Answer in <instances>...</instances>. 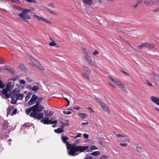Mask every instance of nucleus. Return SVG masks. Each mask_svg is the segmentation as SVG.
Listing matches in <instances>:
<instances>
[{"label":"nucleus","mask_w":159,"mask_h":159,"mask_svg":"<svg viewBox=\"0 0 159 159\" xmlns=\"http://www.w3.org/2000/svg\"><path fill=\"white\" fill-rule=\"evenodd\" d=\"M13 8L20 11H22L21 13L19 14L14 13L13 14V15L17 19L20 20L24 22L28 23L27 20L29 19H30L31 18L27 13H31L32 11L34 10V8H32L31 9H24L16 5L14 6Z\"/></svg>","instance_id":"nucleus-1"},{"label":"nucleus","mask_w":159,"mask_h":159,"mask_svg":"<svg viewBox=\"0 0 159 159\" xmlns=\"http://www.w3.org/2000/svg\"><path fill=\"white\" fill-rule=\"evenodd\" d=\"M66 147L67 150H70L68 154L69 155L74 156L76 155V152H83L89 149L88 146H76L74 144L73 145L70 144L69 142L66 143Z\"/></svg>","instance_id":"nucleus-2"},{"label":"nucleus","mask_w":159,"mask_h":159,"mask_svg":"<svg viewBox=\"0 0 159 159\" xmlns=\"http://www.w3.org/2000/svg\"><path fill=\"white\" fill-rule=\"evenodd\" d=\"M43 109V106L42 105L36 104L32 107L27 108L25 111L27 114H29L30 112L31 115L34 116L36 112H39L41 111Z\"/></svg>","instance_id":"nucleus-3"},{"label":"nucleus","mask_w":159,"mask_h":159,"mask_svg":"<svg viewBox=\"0 0 159 159\" xmlns=\"http://www.w3.org/2000/svg\"><path fill=\"white\" fill-rule=\"evenodd\" d=\"M84 58L89 65L95 68L98 67L96 63L93 60L92 57L89 55V53L85 52Z\"/></svg>","instance_id":"nucleus-4"},{"label":"nucleus","mask_w":159,"mask_h":159,"mask_svg":"<svg viewBox=\"0 0 159 159\" xmlns=\"http://www.w3.org/2000/svg\"><path fill=\"white\" fill-rule=\"evenodd\" d=\"M95 101L98 103L102 109L105 111L107 112L108 114L110 113V111L107 107V106L99 98H95Z\"/></svg>","instance_id":"nucleus-5"},{"label":"nucleus","mask_w":159,"mask_h":159,"mask_svg":"<svg viewBox=\"0 0 159 159\" xmlns=\"http://www.w3.org/2000/svg\"><path fill=\"white\" fill-rule=\"evenodd\" d=\"M29 59L32 61L33 66H35L42 70H45L44 67L40 64L39 62L33 59L31 57H30Z\"/></svg>","instance_id":"nucleus-6"},{"label":"nucleus","mask_w":159,"mask_h":159,"mask_svg":"<svg viewBox=\"0 0 159 159\" xmlns=\"http://www.w3.org/2000/svg\"><path fill=\"white\" fill-rule=\"evenodd\" d=\"M33 17L34 18L37 19L39 21H41L50 25H51L52 24L51 22L49 21L48 19L43 18L42 17L36 15H34L33 16Z\"/></svg>","instance_id":"nucleus-7"},{"label":"nucleus","mask_w":159,"mask_h":159,"mask_svg":"<svg viewBox=\"0 0 159 159\" xmlns=\"http://www.w3.org/2000/svg\"><path fill=\"white\" fill-rule=\"evenodd\" d=\"M34 113L35 114H34V116L32 115L31 113H30V116L31 117L36 119L38 120H40L43 117V113L36 112Z\"/></svg>","instance_id":"nucleus-8"},{"label":"nucleus","mask_w":159,"mask_h":159,"mask_svg":"<svg viewBox=\"0 0 159 159\" xmlns=\"http://www.w3.org/2000/svg\"><path fill=\"white\" fill-rule=\"evenodd\" d=\"M38 96L35 95H33L31 98L28 102V104L30 106L34 104L36 102V100L37 99Z\"/></svg>","instance_id":"nucleus-9"},{"label":"nucleus","mask_w":159,"mask_h":159,"mask_svg":"<svg viewBox=\"0 0 159 159\" xmlns=\"http://www.w3.org/2000/svg\"><path fill=\"white\" fill-rule=\"evenodd\" d=\"M150 99L153 102L159 106V97L152 96L151 97Z\"/></svg>","instance_id":"nucleus-10"},{"label":"nucleus","mask_w":159,"mask_h":159,"mask_svg":"<svg viewBox=\"0 0 159 159\" xmlns=\"http://www.w3.org/2000/svg\"><path fill=\"white\" fill-rule=\"evenodd\" d=\"M155 0H146L144 1L146 6H151L155 4Z\"/></svg>","instance_id":"nucleus-11"},{"label":"nucleus","mask_w":159,"mask_h":159,"mask_svg":"<svg viewBox=\"0 0 159 159\" xmlns=\"http://www.w3.org/2000/svg\"><path fill=\"white\" fill-rule=\"evenodd\" d=\"M117 137L120 138L121 140L123 142H127L128 143L129 142V141L128 139L125 137L120 134H116Z\"/></svg>","instance_id":"nucleus-12"},{"label":"nucleus","mask_w":159,"mask_h":159,"mask_svg":"<svg viewBox=\"0 0 159 159\" xmlns=\"http://www.w3.org/2000/svg\"><path fill=\"white\" fill-rule=\"evenodd\" d=\"M83 5L85 7L87 5H91L93 4L92 0H82Z\"/></svg>","instance_id":"nucleus-13"},{"label":"nucleus","mask_w":159,"mask_h":159,"mask_svg":"<svg viewBox=\"0 0 159 159\" xmlns=\"http://www.w3.org/2000/svg\"><path fill=\"white\" fill-rule=\"evenodd\" d=\"M44 111L45 115L47 116H51L53 114V112L51 111L45 110Z\"/></svg>","instance_id":"nucleus-14"},{"label":"nucleus","mask_w":159,"mask_h":159,"mask_svg":"<svg viewBox=\"0 0 159 159\" xmlns=\"http://www.w3.org/2000/svg\"><path fill=\"white\" fill-rule=\"evenodd\" d=\"M16 97L17 100H22L24 97V95L21 93H19L17 94Z\"/></svg>","instance_id":"nucleus-15"},{"label":"nucleus","mask_w":159,"mask_h":159,"mask_svg":"<svg viewBox=\"0 0 159 159\" xmlns=\"http://www.w3.org/2000/svg\"><path fill=\"white\" fill-rule=\"evenodd\" d=\"M116 84L120 87L122 89H124V88H125V85L119 81H117Z\"/></svg>","instance_id":"nucleus-16"},{"label":"nucleus","mask_w":159,"mask_h":159,"mask_svg":"<svg viewBox=\"0 0 159 159\" xmlns=\"http://www.w3.org/2000/svg\"><path fill=\"white\" fill-rule=\"evenodd\" d=\"M11 103L13 104H16L17 101V99L16 97L12 96L11 98Z\"/></svg>","instance_id":"nucleus-17"},{"label":"nucleus","mask_w":159,"mask_h":159,"mask_svg":"<svg viewBox=\"0 0 159 159\" xmlns=\"http://www.w3.org/2000/svg\"><path fill=\"white\" fill-rule=\"evenodd\" d=\"M79 115L82 119H84L88 116L85 113H80L79 114Z\"/></svg>","instance_id":"nucleus-18"},{"label":"nucleus","mask_w":159,"mask_h":159,"mask_svg":"<svg viewBox=\"0 0 159 159\" xmlns=\"http://www.w3.org/2000/svg\"><path fill=\"white\" fill-rule=\"evenodd\" d=\"M135 150L138 152H141L143 151V149L139 146H138L135 148Z\"/></svg>","instance_id":"nucleus-19"},{"label":"nucleus","mask_w":159,"mask_h":159,"mask_svg":"<svg viewBox=\"0 0 159 159\" xmlns=\"http://www.w3.org/2000/svg\"><path fill=\"white\" fill-rule=\"evenodd\" d=\"M69 138L66 136H63L61 137V139L64 143L66 144V143L69 142H68L66 141Z\"/></svg>","instance_id":"nucleus-20"},{"label":"nucleus","mask_w":159,"mask_h":159,"mask_svg":"<svg viewBox=\"0 0 159 159\" xmlns=\"http://www.w3.org/2000/svg\"><path fill=\"white\" fill-rule=\"evenodd\" d=\"M83 68L87 72H88L90 73H91V70L87 66H85V65L83 66Z\"/></svg>","instance_id":"nucleus-21"},{"label":"nucleus","mask_w":159,"mask_h":159,"mask_svg":"<svg viewBox=\"0 0 159 159\" xmlns=\"http://www.w3.org/2000/svg\"><path fill=\"white\" fill-rule=\"evenodd\" d=\"M54 131L57 133L60 134L63 132L64 131V130L60 128H58L57 129H54Z\"/></svg>","instance_id":"nucleus-22"},{"label":"nucleus","mask_w":159,"mask_h":159,"mask_svg":"<svg viewBox=\"0 0 159 159\" xmlns=\"http://www.w3.org/2000/svg\"><path fill=\"white\" fill-rule=\"evenodd\" d=\"M146 48H152L154 47V45L153 44H150L148 43H145Z\"/></svg>","instance_id":"nucleus-23"},{"label":"nucleus","mask_w":159,"mask_h":159,"mask_svg":"<svg viewBox=\"0 0 159 159\" xmlns=\"http://www.w3.org/2000/svg\"><path fill=\"white\" fill-rule=\"evenodd\" d=\"M39 88L37 86H34L32 88V91H34V93H36L37 90L39 89Z\"/></svg>","instance_id":"nucleus-24"},{"label":"nucleus","mask_w":159,"mask_h":159,"mask_svg":"<svg viewBox=\"0 0 159 159\" xmlns=\"http://www.w3.org/2000/svg\"><path fill=\"white\" fill-rule=\"evenodd\" d=\"M53 120V119L52 118V119H50V120H49L48 119V123H49V124H56L57 123V120H54V121H52V120Z\"/></svg>","instance_id":"nucleus-25"},{"label":"nucleus","mask_w":159,"mask_h":159,"mask_svg":"<svg viewBox=\"0 0 159 159\" xmlns=\"http://www.w3.org/2000/svg\"><path fill=\"white\" fill-rule=\"evenodd\" d=\"M151 75L154 77V78L156 80H159V75L156 74L154 73H152Z\"/></svg>","instance_id":"nucleus-26"},{"label":"nucleus","mask_w":159,"mask_h":159,"mask_svg":"<svg viewBox=\"0 0 159 159\" xmlns=\"http://www.w3.org/2000/svg\"><path fill=\"white\" fill-rule=\"evenodd\" d=\"M100 154V152L99 151H95L94 152L90 154V155L93 156H97L99 155Z\"/></svg>","instance_id":"nucleus-27"},{"label":"nucleus","mask_w":159,"mask_h":159,"mask_svg":"<svg viewBox=\"0 0 159 159\" xmlns=\"http://www.w3.org/2000/svg\"><path fill=\"white\" fill-rule=\"evenodd\" d=\"M42 99L43 98L42 97H40L36 101V104H39L42 101Z\"/></svg>","instance_id":"nucleus-28"},{"label":"nucleus","mask_w":159,"mask_h":159,"mask_svg":"<svg viewBox=\"0 0 159 159\" xmlns=\"http://www.w3.org/2000/svg\"><path fill=\"white\" fill-rule=\"evenodd\" d=\"M57 43L55 42L54 40L51 42L49 43V45L51 46H54L56 45Z\"/></svg>","instance_id":"nucleus-29"},{"label":"nucleus","mask_w":159,"mask_h":159,"mask_svg":"<svg viewBox=\"0 0 159 159\" xmlns=\"http://www.w3.org/2000/svg\"><path fill=\"white\" fill-rule=\"evenodd\" d=\"M108 77L109 79L111 80L113 82H114L116 84L118 80H117L114 79H113V78H112V77L110 76H108Z\"/></svg>","instance_id":"nucleus-30"},{"label":"nucleus","mask_w":159,"mask_h":159,"mask_svg":"<svg viewBox=\"0 0 159 159\" xmlns=\"http://www.w3.org/2000/svg\"><path fill=\"white\" fill-rule=\"evenodd\" d=\"M31 97V94L30 93H29L25 97V101H27Z\"/></svg>","instance_id":"nucleus-31"},{"label":"nucleus","mask_w":159,"mask_h":159,"mask_svg":"<svg viewBox=\"0 0 159 159\" xmlns=\"http://www.w3.org/2000/svg\"><path fill=\"white\" fill-rule=\"evenodd\" d=\"M139 4L138 3H136L134 5H131L130 6V7L131 8H135L138 7V6L139 5Z\"/></svg>","instance_id":"nucleus-32"},{"label":"nucleus","mask_w":159,"mask_h":159,"mask_svg":"<svg viewBox=\"0 0 159 159\" xmlns=\"http://www.w3.org/2000/svg\"><path fill=\"white\" fill-rule=\"evenodd\" d=\"M5 62V60L2 57H0V64H3Z\"/></svg>","instance_id":"nucleus-33"},{"label":"nucleus","mask_w":159,"mask_h":159,"mask_svg":"<svg viewBox=\"0 0 159 159\" xmlns=\"http://www.w3.org/2000/svg\"><path fill=\"white\" fill-rule=\"evenodd\" d=\"M40 122H43L44 124H49V123H48V120H42L40 121Z\"/></svg>","instance_id":"nucleus-34"},{"label":"nucleus","mask_w":159,"mask_h":159,"mask_svg":"<svg viewBox=\"0 0 159 159\" xmlns=\"http://www.w3.org/2000/svg\"><path fill=\"white\" fill-rule=\"evenodd\" d=\"M145 43H143V44H142L141 45H140L139 46H138V47L140 48V49H141L143 47H146V45H145Z\"/></svg>","instance_id":"nucleus-35"},{"label":"nucleus","mask_w":159,"mask_h":159,"mask_svg":"<svg viewBox=\"0 0 159 159\" xmlns=\"http://www.w3.org/2000/svg\"><path fill=\"white\" fill-rule=\"evenodd\" d=\"M63 112L64 114L66 115H70L71 113V112L70 111L66 112L65 111H63Z\"/></svg>","instance_id":"nucleus-36"},{"label":"nucleus","mask_w":159,"mask_h":159,"mask_svg":"<svg viewBox=\"0 0 159 159\" xmlns=\"http://www.w3.org/2000/svg\"><path fill=\"white\" fill-rule=\"evenodd\" d=\"M97 149V148L94 145H93L91 146L90 147V149L91 150H95Z\"/></svg>","instance_id":"nucleus-37"},{"label":"nucleus","mask_w":159,"mask_h":159,"mask_svg":"<svg viewBox=\"0 0 159 159\" xmlns=\"http://www.w3.org/2000/svg\"><path fill=\"white\" fill-rule=\"evenodd\" d=\"M93 157L91 156H86L84 159H93Z\"/></svg>","instance_id":"nucleus-38"},{"label":"nucleus","mask_w":159,"mask_h":159,"mask_svg":"<svg viewBox=\"0 0 159 159\" xmlns=\"http://www.w3.org/2000/svg\"><path fill=\"white\" fill-rule=\"evenodd\" d=\"M45 8L47 10V11L49 12H50V13H51V14H55L53 12V11H51L50 9H49L47 8L46 7H45Z\"/></svg>","instance_id":"nucleus-39"},{"label":"nucleus","mask_w":159,"mask_h":159,"mask_svg":"<svg viewBox=\"0 0 159 159\" xmlns=\"http://www.w3.org/2000/svg\"><path fill=\"white\" fill-rule=\"evenodd\" d=\"M68 121L67 120H66L65 121L64 123H63L64 125V126H68L69 125V124H68Z\"/></svg>","instance_id":"nucleus-40"},{"label":"nucleus","mask_w":159,"mask_h":159,"mask_svg":"<svg viewBox=\"0 0 159 159\" xmlns=\"http://www.w3.org/2000/svg\"><path fill=\"white\" fill-rule=\"evenodd\" d=\"M83 136L85 139H88L89 138V135L86 134H84Z\"/></svg>","instance_id":"nucleus-41"},{"label":"nucleus","mask_w":159,"mask_h":159,"mask_svg":"<svg viewBox=\"0 0 159 159\" xmlns=\"http://www.w3.org/2000/svg\"><path fill=\"white\" fill-rule=\"evenodd\" d=\"M20 84H25V81L24 80H21L20 81Z\"/></svg>","instance_id":"nucleus-42"},{"label":"nucleus","mask_w":159,"mask_h":159,"mask_svg":"<svg viewBox=\"0 0 159 159\" xmlns=\"http://www.w3.org/2000/svg\"><path fill=\"white\" fill-rule=\"evenodd\" d=\"M19 68L20 69H23L24 68V66L23 65H21L19 66Z\"/></svg>","instance_id":"nucleus-43"},{"label":"nucleus","mask_w":159,"mask_h":159,"mask_svg":"<svg viewBox=\"0 0 159 159\" xmlns=\"http://www.w3.org/2000/svg\"><path fill=\"white\" fill-rule=\"evenodd\" d=\"M98 53V52L96 50H95L93 52V54L94 55H95V56L97 55Z\"/></svg>","instance_id":"nucleus-44"},{"label":"nucleus","mask_w":159,"mask_h":159,"mask_svg":"<svg viewBox=\"0 0 159 159\" xmlns=\"http://www.w3.org/2000/svg\"><path fill=\"white\" fill-rule=\"evenodd\" d=\"M159 10V7L157 8H156L153 10V12H157Z\"/></svg>","instance_id":"nucleus-45"},{"label":"nucleus","mask_w":159,"mask_h":159,"mask_svg":"<svg viewBox=\"0 0 159 159\" xmlns=\"http://www.w3.org/2000/svg\"><path fill=\"white\" fill-rule=\"evenodd\" d=\"M29 125H30V124L29 123H25L24 125H23V126L24 127H27L28 126H29Z\"/></svg>","instance_id":"nucleus-46"},{"label":"nucleus","mask_w":159,"mask_h":159,"mask_svg":"<svg viewBox=\"0 0 159 159\" xmlns=\"http://www.w3.org/2000/svg\"><path fill=\"white\" fill-rule=\"evenodd\" d=\"M106 158L107 156L105 155H102L100 157L101 159H106Z\"/></svg>","instance_id":"nucleus-47"},{"label":"nucleus","mask_w":159,"mask_h":159,"mask_svg":"<svg viewBox=\"0 0 159 159\" xmlns=\"http://www.w3.org/2000/svg\"><path fill=\"white\" fill-rule=\"evenodd\" d=\"M48 6L52 7H53V8L54 7L53 5V4L52 3H49L48 4Z\"/></svg>","instance_id":"nucleus-48"},{"label":"nucleus","mask_w":159,"mask_h":159,"mask_svg":"<svg viewBox=\"0 0 159 159\" xmlns=\"http://www.w3.org/2000/svg\"><path fill=\"white\" fill-rule=\"evenodd\" d=\"M120 145L123 147H126L127 146V145L125 144L120 143Z\"/></svg>","instance_id":"nucleus-49"},{"label":"nucleus","mask_w":159,"mask_h":159,"mask_svg":"<svg viewBox=\"0 0 159 159\" xmlns=\"http://www.w3.org/2000/svg\"><path fill=\"white\" fill-rule=\"evenodd\" d=\"M88 109L89 110L91 113L93 112V110L91 107H89Z\"/></svg>","instance_id":"nucleus-50"},{"label":"nucleus","mask_w":159,"mask_h":159,"mask_svg":"<svg viewBox=\"0 0 159 159\" xmlns=\"http://www.w3.org/2000/svg\"><path fill=\"white\" fill-rule=\"evenodd\" d=\"M27 88L29 89H31L32 90V87L30 85H27Z\"/></svg>","instance_id":"nucleus-51"},{"label":"nucleus","mask_w":159,"mask_h":159,"mask_svg":"<svg viewBox=\"0 0 159 159\" xmlns=\"http://www.w3.org/2000/svg\"><path fill=\"white\" fill-rule=\"evenodd\" d=\"M64 125L62 124V125H61L60 126V129H63L64 127Z\"/></svg>","instance_id":"nucleus-52"},{"label":"nucleus","mask_w":159,"mask_h":159,"mask_svg":"<svg viewBox=\"0 0 159 159\" xmlns=\"http://www.w3.org/2000/svg\"><path fill=\"white\" fill-rule=\"evenodd\" d=\"M82 75H83V76L84 77H86L88 75L86 73H83L82 74Z\"/></svg>","instance_id":"nucleus-53"},{"label":"nucleus","mask_w":159,"mask_h":159,"mask_svg":"<svg viewBox=\"0 0 159 159\" xmlns=\"http://www.w3.org/2000/svg\"><path fill=\"white\" fill-rule=\"evenodd\" d=\"M17 111V110L16 109H14L12 112L13 113L15 114Z\"/></svg>","instance_id":"nucleus-54"},{"label":"nucleus","mask_w":159,"mask_h":159,"mask_svg":"<svg viewBox=\"0 0 159 159\" xmlns=\"http://www.w3.org/2000/svg\"><path fill=\"white\" fill-rule=\"evenodd\" d=\"M73 108L75 110H79L80 109V108L78 107H73Z\"/></svg>","instance_id":"nucleus-55"},{"label":"nucleus","mask_w":159,"mask_h":159,"mask_svg":"<svg viewBox=\"0 0 159 159\" xmlns=\"http://www.w3.org/2000/svg\"><path fill=\"white\" fill-rule=\"evenodd\" d=\"M49 118L48 117H45L42 120H48Z\"/></svg>","instance_id":"nucleus-56"},{"label":"nucleus","mask_w":159,"mask_h":159,"mask_svg":"<svg viewBox=\"0 0 159 159\" xmlns=\"http://www.w3.org/2000/svg\"><path fill=\"white\" fill-rule=\"evenodd\" d=\"M82 134L80 133H78L77 135V137H80Z\"/></svg>","instance_id":"nucleus-57"},{"label":"nucleus","mask_w":159,"mask_h":159,"mask_svg":"<svg viewBox=\"0 0 159 159\" xmlns=\"http://www.w3.org/2000/svg\"><path fill=\"white\" fill-rule=\"evenodd\" d=\"M16 78H13L12 79H11V80L13 81H16Z\"/></svg>","instance_id":"nucleus-58"},{"label":"nucleus","mask_w":159,"mask_h":159,"mask_svg":"<svg viewBox=\"0 0 159 159\" xmlns=\"http://www.w3.org/2000/svg\"><path fill=\"white\" fill-rule=\"evenodd\" d=\"M88 124H89V122H86V123H82V125H87Z\"/></svg>","instance_id":"nucleus-59"},{"label":"nucleus","mask_w":159,"mask_h":159,"mask_svg":"<svg viewBox=\"0 0 159 159\" xmlns=\"http://www.w3.org/2000/svg\"><path fill=\"white\" fill-rule=\"evenodd\" d=\"M121 71L124 73L126 75H129L127 73H126V72H125L124 71Z\"/></svg>","instance_id":"nucleus-60"},{"label":"nucleus","mask_w":159,"mask_h":159,"mask_svg":"<svg viewBox=\"0 0 159 159\" xmlns=\"http://www.w3.org/2000/svg\"><path fill=\"white\" fill-rule=\"evenodd\" d=\"M110 86H111L113 88H115V87L112 84H110Z\"/></svg>","instance_id":"nucleus-61"},{"label":"nucleus","mask_w":159,"mask_h":159,"mask_svg":"<svg viewBox=\"0 0 159 159\" xmlns=\"http://www.w3.org/2000/svg\"><path fill=\"white\" fill-rule=\"evenodd\" d=\"M147 84L150 86H152V84L151 83H149L148 82Z\"/></svg>","instance_id":"nucleus-62"},{"label":"nucleus","mask_w":159,"mask_h":159,"mask_svg":"<svg viewBox=\"0 0 159 159\" xmlns=\"http://www.w3.org/2000/svg\"><path fill=\"white\" fill-rule=\"evenodd\" d=\"M83 50L84 51V53L85 54V52H86V50L85 48H83Z\"/></svg>","instance_id":"nucleus-63"},{"label":"nucleus","mask_w":159,"mask_h":159,"mask_svg":"<svg viewBox=\"0 0 159 159\" xmlns=\"http://www.w3.org/2000/svg\"><path fill=\"white\" fill-rule=\"evenodd\" d=\"M154 109L155 110H157V111H159V109H158L157 107H155V108H154Z\"/></svg>","instance_id":"nucleus-64"}]
</instances>
